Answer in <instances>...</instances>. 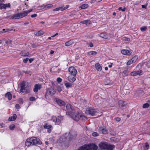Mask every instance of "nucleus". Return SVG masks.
Listing matches in <instances>:
<instances>
[{"instance_id":"nucleus-1","label":"nucleus","mask_w":150,"mask_h":150,"mask_svg":"<svg viewBox=\"0 0 150 150\" xmlns=\"http://www.w3.org/2000/svg\"><path fill=\"white\" fill-rule=\"evenodd\" d=\"M42 144V142L39 138L35 137L27 139L25 142V146L28 147L36 144L40 145Z\"/></svg>"},{"instance_id":"nucleus-2","label":"nucleus","mask_w":150,"mask_h":150,"mask_svg":"<svg viewBox=\"0 0 150 150\" xmlns=\"http://www.w3.org/2000/svg\"><path fill=\"white\" fill-rule=\"evenodd\" d=\"M99 146L102 150H112L115 147L114 145L104 142H100L99 144Z\"/></svg>"},{"instance_id":"nucleus-3","label":"nucleus","mask_w":150,"mask_h":150,"mask_svg":"<svg viewBox=\"0 0 150 150\" xmlns=\"http://www.w3.org/2000/svg\"><path fill=\"white\" fill-rule=\"evenodd\" d=\"M28 85L29 83L28 82L26 81L22 82L21 84V92L24 93H29L30 87Z\"/></svg>"},{"instance_id":"nucleus-4","label":"nucleus","mask_w":150,"mask_h":150,"mask_svg":"<svg viewBox=\"0 0 150 150\" xmlns=\"http://www.w3.org/2000/svg\"><path fill=\"white\" fill-rule=\"evenodd\" d=\"M98 148V146L96 144H91L81 146L79 149V150H97Z\"/></svg>"},{"instance_id":"nucleus-5","label":"nucleus","mask_w":150,"mask_h":150,"mask_svg":"<svg viewBox=\"0 0 150 150\" xmlns=\"http://www.w3.org/2000/svg\"><path fill=\"white\" fill-rule=\"evenodd\" d=\"M66 107L68 111L67 113L70 116H71L73 113L75 112V110L73 107L70 104H67Z\"/></svg>"},{"instance_id":"nucleus-6","label":"nucleus","mask_w":150,"mask_h":150,"mask_svg":"<svg viewBox=\"0 0 150 150\" xmlns=\"http://www.w3.org/2000/svg\"><path fill=\"white\" fill-rule=\"evenodd\" d=\"M86 113L92 116L97 115L98 112L95 109L89 108L86 110Z\"/></svg>"},{"instance_id":"nucleus-7","label":"nucleus","mask_w":150,"mask_h":150,"mask_svg":"<svg viewBox=\"0 0 150 150\" xmlns=\"http://www.w3.org/2000/svg\"><path fill=\"white\" fill-rule=\"evenodd\" d=\"M73 113L71 116H70L74 120L76 121H78L80 119V113L77 112L76 113Z\"/></svg>"},{"instance_id":"nucleus-8","label":"nucleus","mask_w":150,"mask_h":150,"mask_svg":"<svg viewBox=\"0 0 150 150\" xmlns=\"http://www.w3.org/2000/svg\"><path fill=\"white\" fill-rule=\"evenodd\" d=\"M69 71L71 75L76 76L77 73V71L76 69L73 67H70L69 68Z\"/></svg>"},{"instance_id":"nucleus-9","label":"nucleus","mask_w":150,"mask_h":150,"mask_svg":"<svg viewBox=\"0 0 150 150\" xmlns=\"http://www.w3.org/2000/svg\"><path fill=\"white\" fill-rule=\"evenodd\" d=\"M118 104L119 107L122 109H123L126 107L127 104L125 102L120 100L118 102Z\"/></svg>"},{"instance_id":"nucleus-10","label":"nucleus","mask_w":150,"mask_h":150,"mask_svg":"<svg viewBox=\"0 0 150 150\" xmlns=\"http://www.w3.org/2000/svg\"><path fill=\"white\" fill-rule=\"evenodd\" d=\"M99 132L104 134H107L108 133V131L107 129L104 127H100L99 128Z\"/></svg>"},{"instance_id":"nucleus-11","label":"nucleus","mask_w":150,"mask_h":150,"mask_svg":"<svg viewBox=\"0 0 150 150\" xmlns=\"http://www.w3.org/2000/svg\"><path fill=\"white\" fill-rule=\"evenodd\" d=\"M43 127L44 128L47 129V132L49 133L51 132L52 127L51 125H48L46 123L44 125Z\"/></svg>"},{"instance_id":"nucleus-12","label":"nucleus","mask_w":150,"mask_h":150,"mask_svg":"<svg viewBox=\"0 0 150 150\" xmlns=\"http://www.w3.org/2000/svg\"><path fill=\"white\" fill-rule=\"evenodd\" d=\"M55 92V91L52 88L48 89L46 91L47 93L51 96L54 94Z\"/></svg>"},{"instance_id":"nucleus-13","label":"nucleus","mask_w":150,"mask_h":150,"mask_svg":"<svg viewBox=\"0 0 150 150\" xmlns=\"http://www.w3.org/2000/svg\"><path fill=\"white\" fill-rule=\"evenodd\" d=\"M121 53L124 55H130L131 54L132 52L131 50H123L121 51Z\"/></svg>"},{"instance_id":"nucleus-14","label":"nucleus","mask_w":150,"mask_h":150,"mask_svg":"<svg viewBox=\"0 0 150 150\" xmlns=\"http://www.w3.org/2000/svg\"><path fill=\"white\" fill-rule=\"evenodd\" d=\"M55 102L60 106L64 105L65 104L64 101L60 99L56 98Z\"/></svg>"},{"instance_id":"nucleus-15","label":"nucleus","mask_w":150,"mask_h":150,"mask_svg":"<svg viewBox=\"0 0 150 150\" xmlns=\"http://www.w3.org/2000/svg\"><path fill=\"white\" fill-rule=\"evenodd\" d=\"M76 78V76L71 75L68 77V80L70 82L73 83L75 81Z\"/></svg>"},{"instance_id":"nucleus-16","label":"nucleus","mask_w":150,"mask_h":150,"mask_svg":"<svg viewBox=\"0 0 150 150\" xmlns=\"http://www.w3.org/2000/svg\"><path fill=\"white\" fill-rule=\"evenodd\" d=\"M80 23L83 24H85L86 25H88L91 23V22L89 20L83 21H81Z\"/></svg>"},{"instance_id":"nucleus-17","label":"nucleus","mask_w":150,"mask_h":150,"mask_svg":"<svg viewBox=\"0 0 150 150\" xmlns=\"http://www.w3.org/2000/svg\"><path fill=\"white\" fill-rule=\"evenodd\" d=\"M4 96L5 97L7 98L9 100L11 99L12 97V95L11 93L10 92H7L5 94Z\"/></svg>"},{"instance_id":"nucleus-18","label":"nucleus","mask_w":150,"mask_h":150,"mask_svg":"<svg viewBox=\"0 0 150 150\" xmlns=\"http://www.w3.org/2000/svg\"><path fill=\"white\" fill-rule=\"evenodd\" d=\"M16 115L15 114H14L13 115V116L12 117H10L8 119V120L9 121H14L16 119Z\"/></svg>"},{"instance_id":"nucleus-19","label":"nucleus","mask_w":150,"mask_h":150,"mask_svg":"<svg viewBox=\"0 0 150 150\" xmlns=\"http://www.w3.org/2000/svg\"><path fill=\"white\" fill-rule=\"evenodd\" d=\"M95 67L96 69L98 71H101L102 69V67L99 64L97 63L96 64Z\"/></svg>"},{"instance_id":"nucleus-20","label":"nucleus","mask_w":150,"mask_h":150,"mask_svg":"<svg viewBox=\"0 0 150 150\" xmlns=\"http://www.w3.org/2000/svg\"><path fill=\"white\" fill-rule=\"evenodd\" d=\"M40 89V85L38 84H36L34 86V88L33 91L35 92H37L38 89Z\"/></svg>"},{"instance_id":"nucleus-21","label":"nucleus","mask_w":150,"mask_h":150,"mask_svg":"<svg viewBox=\"0 0 150 150\" xmlns=\"http://www.w3.org/2000/svg\"><path fill=\"white\" fill-rule=\"evenodd\" d=\"M74 44V42L72 40H70L65 43V45L66 46H69Z\"/></svg>"},{"instance_id":"nucleus-22","label":"nucleus","mask_w":150,"mask_h":150,"mask_svg":"<svg viewBox=\"0 0 150 150\" xmlns=\"http://www.w3.org/2000/svg\"><path fill=\"white\" fill-rule=\"evenodd\" d=\"M98 36L103 38L107 39L108 37L106 33H102L98 35Z\"/></svg>"},{"instance_id":"nucleus-23","label":"nucleus","mask_w":150,"mask_h":150,"mask_svg":"<svg viewBox=\"0 0 150 150\" xmlns=\"http://www.w3.org/2000/svg\"><path fill=\"white\" fill-rule=\"evenodd\" d=\"M18 13L20 16V18L25 17L27 15V13H26V11H24L23 12L21 13Z\"/></svg>"},{"instance_id":"nucleus-24","label":"nucleus","mask_w":150,"mask_h":150,"mask_svg":"<svg viewBox=\"0 0 150 150\" xmlns=\"http://www.w3.org/2000/svg\"><path fill=\"white\" fill-rule=\"evenodd\" d=\"M43 34V32L42 30H40L38 31V32L36 33V34H35V35H36L37 36H39L41 35H42Z\"/></svg>"},{"instance_id":"nucleus-25","label":"nucleus","mask_w":150,"mask_h":150,"mask_svg":"<svg viewBox=\"0 0 150 150\" xmlns=\"http://www.w3.org/2000/svg\"><path fill=\"white\" fill-rule=\"evenodd\" d=\"M19 16H19V14L18 13L17 14L14 15L13 16L11 17V18L12 19H17L20 18Z\"/></svg>"},{"instance_id":"nucleus-26","label":"nucleus","mask_w":150,"mask_h":150,"mask_svg":"<svg viewBox=\"0 0 150 150\" xmlns=\"http://www.w3.org/2000/svg\"><path fill=\"white\" fill-rule=\"evenodd\" d=\"M88 5L87 4H83L79 6V8L82 9H83L87 8L88 7Z\"/></svg>"},{"instance_id":"nucleus-27","label":"nucleus","mask_w":150,"mask_h":150,"mask_svg":"<svg viewBox=\"0 0 150 150\" xmlns=\"http://www.w3.org/2000/svg\"><path fill=\"white\" fill-rule=\"evenodd\" d=\"M53 6V5L52 4H48L45 5L43 6V8H51Z\"/></svg>"},{"instance_id":"nucleus-28","label":"nucleus","mask_w":150,"mask_h":150,"mask_svg":"<svg viewBox=\"0 0 150 150\" xmlns=\"http://www.w3.org/2000/svg\"><path fill=\"white\" fill-rule=\"evenodd\" d=\"M80 119L82 120H86V118L84 115H82L81 113L80 115Z\"/></svg>"},{"instance_id":"nucleus-29","label":"nucleus","mask_w":150,"mask_h":150,"mask_svg":"<svg viewBox=\"0 0 150 150\" xmlns=\"http://www.w3.org/2000/svg\"><path fill=\"white\" fill-rule=\"evenodd\" d=\"M22 55L24 56H28L29 54V53L28 52H25V51H22Z\"/></svg>"},{"instance_id":"nucleus-30","label":"nucleus","mask_w":150,"mask_h":150,"mask_svg":"<svg viewBox=\"0 0 150 150\" xmlns=\"http://www.w3.org/2000/svg\"><path fill=\"white\" fill-rule=\"evenodd\" d=\"M59 10H61V11H63L64 10V8H63L62 7H61L59 8H56L54 9L53 11H56Z\"/></svg>"},{"instance_id":"nucleus-31","label":"nucleus","mask_w":150,"mask_h":150,"mask_svg":"<svg viewBox=\"0 0 150 150\" xmlns=\"http://www.w3.org/2000/svg\"><path fill=\"white\" fill-rule=\"evenodd\" d=\"M138 58V56H137L135 55L131 59L132 61V62L134 63L136 61Z\"/></svg>"},{"instance_id":"nucleus-32","label":"nucleus","mask_w":150,"mask_h":150,"mask_svg":"<svg viewBox=\"0 0 150 150\" xmlns=\"http://www.w3.org/2000/svg\"><path fill=\"white\" fill-rule=\"evenodd\" d=\"M72 84L71 83H65V86H66V87L67 88H69L71 87L72 86Z\"/></svg>"},{"instance_id":"nucleus-33","label":"nucleus","mask_w":150,"mask_h":150,"mask_svg":"<svg viewBox=\"0 0 150 150\" xmlns=\"http://www.w3.org/2000/svg\"><path fill=\"white\" fill-rule=\"evenodd\" d=\"M97 54V52L94 51H91L88 52V54L89 55H96Z\"/></svg>"},{"instance_id":"nucleus-34","label":"nucleus","mask_w":150,"mask_h":150,"mask_svg":"<svg viewBox=\"0 0 150 150\" xmlns=\"http://www.w3.org/2000/svg\"><path fill=\"white\" fill-rule=\"evenodd\" d=\"M110 81L108 79H106L104 83L105 85H108L110 84Z\"/></svg>"},{"instance_id":"nucleus-35","label":"nucleus","mask_w":150,"mask_h":150,"mask_svg":"<svg viewBox=\"0 0 150 150\" xmlns=\"http://www.w3.org/2000/svg\"><path fill=\"white\" fill-rule=\"evenodd\" d=\"M149 106V103H145L143 105L142 107L143 108H147Z\"/></svg>"},{"instance_id":"nucleus-36","label":"nucleus","mask_w":150,"mask_h":150,"mask_svg":"<svg viewBox=\"0 0 150 150\" xmlns=\"http://www.w3.org/2000/svg\"><path fill=\"white\" fill-rule=\"evenodd\" d=\"M12 30V29H3L2 31V33H5L6 32H8L9 31H11Z\"/></svg>"},{"instance_id":"nucleus-37","label":"nucleus","mask_w":150,"mask_h":150,"mask_svg":"<svg viewBox=\"0 0 150 150\" xmlns=\"http://www.w3.org/2000/svg\"><path fill=\"white\" fill-rule=\"evenodd\" d=\"M4 9L6 8L7 7L10 8L11 6V5L10 3H8L6 4H4Z\"/></svg>"},{"instance_id":"nucleus-38","label":"nucleus","mask_w":150,"mask_h":150,"mask_svg":"<svg viewBox=\"0 0 150 150\" xmlns=\"http://www.w3.org/2000/svg\"><path fill=\"white\" fill-rule=\"evenodd\" d=\"M147 29L146 26H142L140 28V29L141 30L142 32H144Z\"/></svg>"},{"instance_id":"nucleus-39","label":"nucleus","mask_w":150,"mask_h":150,"mask_svg":"<svg viewBox=\"0 0 150 150\" xmlns=\"http://www.w3.org/2000/svg\"><path fill=\"white\" fill-rule=\"evenodd\" d=\"M122 40H123L125 41H129L130 40L129 38L125 37H123L122 38Z\"/></svg>"},{"instance_id":"nucleus-40","label":"nucleus","mask_w":150,"mask_h":150,"mask_svg":"<svg viewBox=\"0 0 150 150\" xmlns=\"http://www.w3.org/2000/svg\"><path fill=\"white\" fill-rule=\"evenodd\" d=\"M136 75H141L142 74V71L141 70L139 71H136Z\"/></svg>"},{"instance_id":"nucleus-41","label":"nucleus","mask_w":150,"mask_h":150,"mask_svg":"<svg viewBox=\"0 0 150 150\" xmlns=\"http://www.w3.org/2000/svg\"><path fill=\"white\" fill-rule=\"evenodd\" d=\"M15 126L14 125L12 124L10 125L9 127V129L11 130H13L14 129Z\"/></svg>"},{"instance_id":"nucleus-42","label":"nucleus","mask_w":150,"mask_h":150,"mask_svg":"<svg viewBox=\"0 0 150 150\" xmlns=\"http://www.w3.org/2000/svg\"><path fill=\"white\" fill-rule=\"evenodd\" d=\"M134 63L133 62H132V60L131 59L129 60L128 61L127 63V65H129L131 64L132 63Z\"/></svg>"},{"instance_id":"nucleus-43","label":"nucleus","mask_w":150,"mask_h":150,"mask_svg":"<svg viewBox=\"0 0 150 150\" xmlns=\"http://www.w3.org/2000/svg\"><path fill=\"white\" fill-rule=\"evenodd\" d=\"M92 135L93 137H97L98 135V134L96 132H94L92 133Z\"/></svg>"},{"instance_id":"nucleus-44","label":"nucleus","mask_w":150,"mask_h":150,"mask_svg":"<svg viewBox=\"0 0 150 150\" xmlns=\"http://www.w3.org/2000/svg\"><path fill=\"white\" fill-rule=\"evenodd\" d=\"M126 10V8L124 7L123 8H122V7H120L118 8L119 11H124Z\"/></svg>"},{"instance_id":"nucleus-45","label":"nucleus","mask_w":150,"mask_h":150,"mask_svg":"<svg viewBox=\"0 0 150 150\" xmlns=\"http://www.w3.org/2000/svg\"><path fill=\"white\" fill-rule=\"evenodd\" d=\"M52 121L53 122H56L57 121V118L55 116H53Z\"/></svg>"},{"instance_id":"nucleus-46","label":"nucleus","mask_w":150,"mask_h":150,"mask_svg":"<svg viewBox=\"0 0 150 150\" xmlns=\"http://www.w3.org/2000/svg\"><path fill=\"white\" fill-rule=\"evenodd\" d=\"M12 41L8 39L7 40L6 42V44H11Z\"/></svg>"},{"instance_id":"nucleus-47","label":"nucleus","mask_w":150,"mask_h":150,"mask_svg":"<svg viewBox=\"0 0 150 150\" xmlns=\"http://www.w3.org/2000/svg\"><path fill=\"white\" fill-rule=\"evenodd\" d=\"M131 75L132 76H137L136 71H133L131 73Z\"/></svg>"},{"instance_id":"nucleus-48","label":"nucleus","mask_w":150,"mask_h":150,"mask_svg":"<svg viewBox=\"0 0 150 150\" xmlns=\"http://www.w3.org/2000/svg\"><path fill=\"white\" fill-rule=\"evenodd\" d=\"M121 119L120 117H117L115 118V120L117 122H120V121Z\"/></svg>"},{"instance_id":"nucleus-49","label":"nucleus","mask_w":150,"mask_h":150,"mask_svg":"<svg viewBox=\"0 0 150 150\" xmlns=\"http://www.w3.org/2000/svg\"><path fill=\"white\" fill-rule=\"evenodd\" d=\"M4 4H0V9H4Z\"/></svg>"},{"instance_id":"nucleus-50","label":"nucleus","mask_w":150,"mask_h":150,"mask_svg":"<svg viewBox=\"0 0 150 150\" xmlns=\"http://www.w3.org/2000/svg\"><path fill=\"white\" fill-rule=\"evenodd\" d=\"M145 148L146 149H148L149 147V145L147 143H146L145 144Z\"/></svg>"},{"instance_id":"nucleus-51","label":"nucleus","mask_w":150,"mask_h":150,"mask_svg":"<svg viewBox=\"0 0 150 150\" xmlns=\"http://www.w3.org/2000/svg\"><path fill=\"white\" fill-rule=\"evenodd\" d=\"M57 81L59 83H60L62 81V79L60 78L59 77L57 79Z\"/></svg>"},{"instance_id":"nucleus-52","label":"nucleus","mask_w":150,"mask_h":150,"mask_svg":"<svg viewBox=\"0 0 150 150\" xmlns=\"http://www.w3.org/2000/svg\"><path fill=\"white\" fill-rule=\"evenodd\" d=\"M28 60H29L28 58H26L25 59H24L23 60V62L24 63H26L27 62Z\"/></svg>"},{"instance_id":"nucleus-53","label":"nucleus","mask_w":150,"mask_h":150,"mask_svg":"<svg viewBox=\"0 0 150 150\" xmlns=\"http://www.w3.org/2000/svg\"><path fill=\"white\" fill-rule=\"evenodd\" d=\"M58 118H59V120H60L61 121V120H62L63 119V116H58Z\"/></svg>"},{"instance_id":"nucleus-54","label":"nucleus","mask_w":150,"mask_h":150,"mask_svg":"<svg viewBox=\"0 0 150 150\" xmlns=\"http://www.w3.org/2000/svg\"><path fill=\"white\" fill-rule=\"evenodd\" d=\"M35 99V98L34 97H32L30 98V101H34Z\"/></svg>"},{"instance_id":"nucleus-55","label":"nucleus","mask_w":150,"mask_h":150,"mask_svg":"<svg viewBox=\"0 0 150 150\" xmlns=\"http://www.w3.org/2000/svg\"><path fill=\"white\" fill-rule=\"evenodd\" d=\"M57 90L59 92H60L62 91V89L61 88L59 87H57Z\"/></svg>"},{"instance_id":"nucleus-56","label":"nucleus","mask_w":150,"mask_h":150,"mask_svg":"<svg viewBox=\"0 0 150 150\" xmlns=\"http://www.w3.org/2000/svg\"><path fill=\"white\" fill-rule=\"evenodd\" d=\"M37 16V15L36 14L32 15L31 16L32 18H35Z\"/></svg>"},{"instance_id":"nucleus-57","label":"nucleus","mask_w":150,"mask_h":150,"mask_svg":"<svg viewBox=\"0 0 150 150\" xmlns=\"http://www.w3.org/2000/svg\"><path fill=\"white\" fill-rule=\"evenodd\" d=\"M16 108L17 109H18L19 108L20 106L18 104H16L15 105Z\"/></svg>"},{"instance_id":"nucleus-58","label":"nucleus","mask_w":150,"mask_h":150,"mask_svg":"<svg viewBox=\"0 0 150 150\" xmlns=\"http://www.w3.org/2000/svg\"><path fill=\"white\" fill-rule=\"evenodd\" d=\"M88 45L91 47H93V44L92 42L88 43Z\"/></svg>"},{"instance_id":"nucleus-59","label":"nucleus","mask_w":150,"mask_h":150,"mask_svg":"<svg viewBox=\"0 0 150 150\" xmlns=\"http://www.w3.org/2000/svg\"><path fill=\"white\" fill-rule=\"evenodd\" d=\"M147 6V4H146V5H142V7L143 8H146Z\"/></svg>"},{"instance_id":"nucleus-60","label":"nucleus","mask_w":150,"mask_h":150,"mask_svg":"<svg viewBox=\"0 0 150 150\" xmlns=\"http://www.w3.org/2000/svg\"><path fill=\"white\" fill-rule=\"evenodd\" d=\"M19 102L20 104H22L23 103L22 99L21 98L19 99Z\"/></svg>"},{"instance_id":"nucleus-61","label":"nucleus","mask_w":150,"mask_h":150,"mask_svg":"<svg viewBox=\"0 0 150 150\" xmlns=\"http://www.w3.org/2000/svg\"><path fill=\"white\" fill-rule=\"evenodd\" d=\"M34 59L33 58H30L29 59V61L30 63H31L32 62H33Z\"/></svg>"},{"instance_id":"nucleus-62","label":"nucleus","mask_w":150,"mask_h":150,"mask_svg":"<svg viewBox=\"0 0 150 150\" xmlns=\"http://www.w3.org/2000/svg\"><path fill=\"white\" fill-rule=\"evenodd\" d=\"M144 92L142 90H139L138 91V93H141L142 94H143L144 93Z\"/></svg>"},{"instance_id":"nucleus-63","label":"nucleus","mask_w":150,"mask_h":150,"mask_svg":"<svg viewBox=\"0 0 150 150\" xmlns=\"http://www.w3.org/2000/svg\"><path fill=\"white\" fill-rule=\"evenodd\" d=\"M57 121L56 122V123H57V124L60 123L61 121L60 120H59V118H57Z\"/></svg>"},{"instance_id":"nucleus-64","label":"nucleus","mask_w":150,"mask_h":150,"mask_svg":"<svg viewBox=\"0 0 150 150\" xmlns=\"http://www.w3.org/2000/svg\"><path fill=\"white\" fill-rule=\"evenodd\" d=\"M69 7V5H67L64 8H64V10L65 9L68 8Z\"/></svg>"}]
</instances>
